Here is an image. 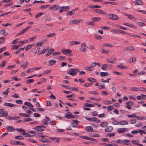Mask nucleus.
Masks as SVG:
<instances>
[{"instance_id":"nucleus-1","label":"nucleus","mask_w":146,"mask_h":146,"mask_svg":"<svg viewBox=\"0 0 146 146\" xmlns=\"http://www.w3.org/2000/svg\"><path fill=\"white\" fill-rule=\"evenodd\" d=\"M79 69L78 68L70 69L69 71L67 72V74L71 76H74L76 75V72L79 71Z\"/></svg>"},{"instance_id":"nucleus-2","label":"nucleus","mask_w":146,"mask_h":146,"mask_svg":"<svg viewBox=\"0 0 146 146\" xmlns=\"http://www.w3.org/2000/svg\"><path fill=\"white\" fill-rule=\"evenodd\" d=\"M61 51L62 53L64 54H68V56H72V54H71L72 51L71 50L63 48L61 49Z\"/></svg>"},{"instance_id":"nucleus-3","label":"nucleus","mask_w":146,"mask_h":146,"mask_svg":"<svg viewBox=\"0 0 146 146\" xmlns=\"http://www.w3.org/2000/svg\"><path fill=\"white\" fill-rule=\"evenodd\" d=\"M60 6L59 5H54L51 6L49 8V10H51L53 9V10L54 11H56L60 9Z\"/></svg>"},{"instance_id":"nucleus-4","label":"nucleus","mask_w":146,"mask_h":146,"mask_svg":"<svg viewBox=\"0 0 146 146\" xmlns=\"http://www.w3.org/2000/svg\"><path fill=\"white\" fill-rule=\"evenodd\" d=\"M86 45L85 43H81L80 47V50L82 52H84L86 51Z\"/></svg>"},{"instance_id":"nucleus-5","label":"nucleus","mask_w":146,"mask_h":146,"mask_svg":"<svg viewBox=\"0 0 146 146\" xmlns=\"http://www.w3.org/2000/svg\"><path fill=\"white\" fill-rule=\"evenodd\" d=\"M69 9V7L68 6L65 7L62 6L61 7H60L59 12L60 13H62L63 11L68 10Z\"/></svg>"},{"instance_id":"nucleus-6","label":"nucleus","mask_w":146,"mask_h":146,"mask_svg":"<svg viewBox=\"0 0 146 146\" xmlns=\"http://www.w3.org/2000/svg\"><path fill=\"white\" fill-rule=\"evenodd\" d=\"M83 21L82 19L79 20L78 19H74L72 21H70V23L71 25L79 23Z\"/></svg>"},{"instance_id":"nucleus-7","label":"nucleus","mask_w":146,"mask_h":146,"mask_svg":"<svg viewBox=\"0 0 146 146\" xmlns=\"http://www.w3.org/2000/svg\"><path fill=\"white\" fill-rule=\"evenodd\" d=\"M108 16L109 18L112 20H117L119 19L118 16L115 14H110Z\"/></svg>"},{"instance_id":"nucleus-8","label":"nucleus","mask_w":146,"mask_h":146,"mask_svg":"<svg viewBox=\"0 0 146 146\" xmlns=\"http://www.w3.org/2000/svg\"><path fill=\"white\" fill-rule=\"evenodd\" d=\"M73 122L71 124V126L73 127H77L78 125L79 121L76 120L72 121Z\"/></svg>"},{"instance_id":"nucleus-9","label":"nucleus","mask_w":146,"mask_h":146,"mask_svg":"<svg viewBox=\"0 0 146 146\" xmlns=\"http://www.w3.org/2000/svg\"><path fill=\"white\" fill-rule=\"evenodd\" d=\"M126 107L128 109H131V108L130 106H132L133 105V102H128L126 103Z\"/></svg>"},{"instance_id":"nucleus-10","label":"nucleus","mask_w":146,"mask_h":146,"mask_svg":"<svg viewBox=\"0 0 146 146\" xmlns=\"http://www.w3.org/2000/svg\"><path fill=\"white\" fill-rule=\"evenodd\" d=\"M128 130L127 128H120L117 129V132L119 133H122L125 131H128Z\"/></svg>"},{"instance_id":"nucleus-11","label":"nucleus","mask_w":146,"mask_h":146,"mask_svg":"<svg viewBox=\"0 0 146 146\" xmlns=\"http://www.w3.org/2000/svg\"><path fill=\"white\" fill-rule=\"evenodd\" d=\"M6 129L9 132H13L15 130V128L11 126H7Z\"/></svg>"},{"instance_id":"nucleus-12","label":"nucleus","mask_w":146,"mask_h":146,"mask_svg":"<svg viewBox=\"0 0 146 146\" xmlns=\"http://www.w3.org/2000/svg\"><path fill=\"white\" fill-rule=\"evenodd\" d=\"M141 95L142 96H137V98L139 100H145V97H146V95H144L143 94H141Z\"/></svg>"},{"instance_id":"nucleus-13","label":"nucleus","mask_w":146,"mask_h":146,"mask_svg":"<svg viewBox=\"0 0 146 146\" xmlns=\"http://www.w3.org/2000/svg\"><path fill=\"white\" fill-rule=\"evenodd\" d=\"M1 109L2 110H0V112H1L3 116L5 117L7 116L8 115V112L6 111H3L4 110L3 109Z\"/></svg>"},{"instance_id":"nucleus-14","label":"nucleus","mask_w":146,"mask_h":146,"mask_svg":"<svg viewBox=\"0 0 146 146\" xmlns=\"http://www.w3.org/2000/svg\"><path fill=\"white\" fill-rule=\"evenodd\" d=\"M123 25L133 29L136 28V27L135 26L133 25H131V24H129L128 23H124L123 24Z\"/></svg>"},{"instance_id":"nucleus-15","label":"nucleus","mask_w":146,"mask_h":146,"mask_svg":"<svg viewBox=\"0 0 146 146\" xmlns=\"http://www.w3.org/2000/svg\"><path fill=\"white\" fill-rule=\"evenodd\" d=\"M99 144L101 145L106 146H118V145L117 144H111L101 143H99Z\"/></svg>"},{"instance_id":"nucleus-16","label":"nucleus","mask_w":146,"mask_h":146,"mask_svg":"<svg viewBox=\"0 0 146 146\" xmlns=\"http://www.w3.org/2000/svg\"><path fill=\"white\" fill-rule=\"evenodd\" d=\"M135 5H141L143 4V3L141 0H135L134 1Z\"/></svg>"},{"instance_id":"nucleus-17","label":"nucleus","mask_w":146,"mask_h":146,"mask_svg":"<svg viewBox=\"0 0 146 146\" xmlns=\"http://www.w3.org/2000/svg\"><path fill=\"white\" fill-rule=\"evenodd\" d=\"M80 43V42H78L76 41H70L69 42V45L70 46H72L75 44H79Z\"/></svg>"},{"instance_id":"nucleus-18","label":"nucleus","mask_w":146,"mask_h":146,"mask_svg":"<svg viewBox=\"0 0 146 146\" xmlns=\"http://www.w3.org/2000/svg\"><path fill=\"white\" fill-rule=\"evenodd\" d=\"M40 141L44 143H50L51 141L47 139H45L44 137L40 139Z\"/></svg>"},{"instance_id":"nucleus-19","label":"nucleus","mask_w":146,"mask_h":146,"mask_svg":"<svg viewBox=\"0 0 146 146\" xmlns=\"http://www.w3.org/2000/svg\"><path fill=\"white\" fill-rule=\"evenodd\" d=\"M11 144H13L15 145H24L25 144L23 143H21V142L17 141L16 142H11Z\"/></svg>"},{"instance_id":"nucleus-20","label":"nucleus","mask_w":146,"mask_h":146,"mask_svg":"<svg viewBox=\"0 0 146 146\" xmlns=\"http://www.w3.org/2000/svg\"><path fill=\"white\" fill-rule=\"evenodd\" d=\"M3 105L4 106L10 107H14L15 106V105L14 104L7 103H5Z\"/></svg>"},{"instance_id":"nucleus-21","label":"nucleus","mask_w":146,"mask_h":146,"mask_svg":"<svg viewBox=\"0 0 146 146\" xmlns=\"http://www.w3.org/2000/svg\"><path fill=\"white\" fill-rule=\"evenodd\" d=\"M94 11L96 13L100 14H106L102 10L99 9H95L94 10Z\"/></svg>"},{"instance_id":"nucleus-22","label":"nucleus","mask_w":146,"mask_h":146,"mask_svg":"<svg viewBox=\"0 0 146 146\" xmlns=\"http://www.w3.org/2000/svg\"><path fill=\"white\" fill-rule=\"evenodd\" d=\"M113 129V127L111 126H109L105 129V131L107 132H111Z\"/></svg>"},{"instance_id":"nucleus-23","label":"nucleus","mask_w":146,"mask_h":146,"mask_svg":"<svg viewBox=\"0 0 146 146\" xmlns=\"http://www.w3.org/2000/svg\"><path fill=\"white\" fill-rule=\"evenodd\" d=\"M49 138L53 141H55L56 143H58L60 142L59 138L58 137H49Z\"/></svg>"},{"instance_id":"nucleus-24","label":"nucleus","mask_w":146,"mask_h":146,"mask_svg":"<svg viewBox=\"0 0 146 146\" xmlns=\"http://www.w3.org/2000/svg\"><path fill=\"white\" fill-rule=\"evenodd\" d=\"M117 67L118 68L121 69H126L127 68V67L125 66H123L122 64H121L119 65H117Z\"/></svg>"},{"instance_id":"nucleus-25","label":"nucleus","mask_w":146,"mask_h":146,"mask_svg":"<svg viewBox=\"0 0 146 146\" xmlns=\"http://www.w3.org/2000/svg\"><path fill=\"white\" fill-rule=\"evenodd\" d=\"M72 114L70 112H68L66 113L65 115V117L68 119L71 118Z\"/></svg>"},{"instance_id":"nucleus-26","label":"nucleus","mask_w":146,"mask_h":146,"mask_svg":"<svg viewBox=\"0 0 146 146\" xmlns=\"http://www.w3.org/2000/svg\"><path fill=\"white\" fill-rule=\"evenodd\" d=\"M86 130L88 132H92L93 131L92 127L90 126H87L86 127Z\"/></svg>"},{"instance_id":"nucleus-27","label":"nucleus","mask_w":146,"mask_h":146,"mask_svg":"<svg viewBox=\"0 0 146 146\" xmlns=\"http://www.w3.org/2000/svg\"><path fill=\"white\" fill-rule=\"evenodd\" d=\"M128 124V122L126 121H122L119 122V125H127Z\"/></svg>"},{"instance_id":"nucleus-28","label":"nucleus","mask_w":146,"mask_h":146,"mask_svg":"<svg viewBox=\"0 0 146 146\" xmlns=\"http://www.w3.org/2000/svg\"><path fill=\"white\" fill-rule=\"evenodd\" d=\"M123 141V143L122 144L123 145H129L130 144V140L124 139Z\"/></svg>"},{"instance_id":"nucleus-29","label":"nucleus","mask_w":146,"mask_h":146,"mask_svg":"<svg viewBox=\"0 0 146 146\" xmlns=\"http://www.w3.org/2000/svg\"><path fill=\"white\" fill-rule=\"evenodd\" d=\"M40 128V127L39 126H38L34 128L33 129L35 130L36 131H44V129H43Z\"/></svg>"},{"instance_id":"nucleus-30","label":"nucleus","mask_w":146,"mask_h":146,"mask_svg":"<svg viewBox=\"0 0 146 146\" xmlns=\"http://www.w3.org/2000/svg\"><path fill=\"white\" fill-rule=\"evenodd\" d=\"M83 138L86 139H88V140L93 141H96L97 140L96 139H94L92 138H90L88 137L87 136H84L83 137H82Z\"/></svg>"},{"instance_id":"nucleus-31","label":"nucleus","mask_w":146,"mask_h":146,"mask_svg":"<svg viewBox=\"0 0 146 146\" xmlns=\"http://www.w3.org/2000/svg\"><path fill=\"white\" fill-rule=\"evenodd\" d=\"M54 49L52 48H50L49 49L47 53L46 54V56H49L52 52L54 51Z\"/></svg>"},{"instance_id":"nucleus-32","label":"nucleus","mask_w":146,"mask_h":146,"mask_svg":"<svg viewBox=\"0 0 146 146\" xmlns=\"http://www.w3.org/2000/svg\"><path fill=\"white\" fill-rule=\"evenodd\" d=\"M48 62L50 64V66L54 65L56 62V61L54 60H50L48 61Z\"/></svg>"},{"instance_id":"nucleus-33","label":"nucleus","mask_w":146,"mask_h":146,"mask_svg":"<svg viewBox=\"0 0 146 146\" xmlns=\"http://www.w3.org/2000/svg\"><path fill=\"white\" fill-rule=\"evenodd\" d=\"M100 75L102 77H104L109 75V74L107 72H101L100 73Z\"/></svg>"},{"instance_id":"nucleus-34","label":"nucleus","mask_w":146,"mask_h":146,"mask_svg":"<svg viewBox=\"0 0 146 146\" xmlns=\"http://www.w3.org/2000/svg\"><path fill=\"white\" fill-rule=\"evenodd\" d=\"M108 125V123L106 122H102L100 124V125L102 127H106Z\"/></svg>"},{"instance_id":"nucleus-35","label":"nucleus","mask_w":146,"mask_h":146,"mask_svg":"<svg viewBox=\"0 0 146 146\" xmlns=\"http://www.w3.org/2000/svg\"><path fill=\"white\" fill-rule=\"evenodd\" d=\"M75 12V10L74 9H73L70 12H69L66 13V15H73Z\"/></svg>"},{"instance_id":"nucleus-36","label":"nucleus","mask_w":146,"mask_h":146,"mask_svg":"<svg viewBox=\"0 0 146 146\" xmlns=\"http://www.w3.org/2000/svg\"><path fill=\"white\" fill-rule=\"evenodd\" d=\"M84 106L86 107H94V105L92 104H88L86 103L84 104Z\"/></svg>"},{"instance_id":"nucleus-37","label":"nucleus","mask_w":146,"mask_h":146,"mask_svg":"<svg viewBox=\"0 0 146 146\" xmlns=\"http://www.w3.org/2000/svg\"><path fill=\"white\" fill-rule=\"evenodd\" d=\"M103 103L105 104H110L112 103L111 101L109 100H104L103 102Z\"/></svg>"},{"instance_id":"nucleus-38","label":"nucleus","mask_w":146,"mask_h":146,"mask_svg":"<svg viewBox=\"0 0 146 146\" xmlns=\"http://www.w3.org/2000/svg\"><path fill=\"white\" fill-rule=\"evenodd\" d=\"M92 121H94L96 123H98L100 122V120L97 119V118L96 117H93L92 118Z\"/></svg>"},{"instance_id":"nucleus-39","label":"nucleus","mask_w":146,"mask_h":146,"mask_svg":"<svg viewBox=\"0 0 146 146\" xmlns=\"http://www.w3.org/2000/svg\"><path fill=\"white\" fill-rule=\"evenodd\" d=\"M101 52L102 53H106L108 54L110 52L109 51H106L104 49L102 48L101 50Z\"/></svg>"},{"instance_id":"nucleus-40","label":"nucleus","mask_w":146,"mask_h":146,"mask_svg":"<svg viewBox=\"0 0 146 146\" xmlns=\"http://www.w3.org/2000/svg\"><path fill=\"white\" fill-rule=\"evenodd\" d=\"M136 60V58L135 57H133L129 59L130 62H135Z\"/></svg>"},{"instance_id":"nucleus-41","label":"nucleus","mask_w":146,"mask_h":146,"mask_svg":"<svg viewBox=\"0 0 146 146\" xmlns=\"http://www.w3.org/2000/svg\"><path fill=\"white\" fill-rule=\"evenodd\" d=\"M135 117L139 120H141L142 119L145 120L146 119V117H140L139 116H137L136 115Z\"/></svg>"},{"instance_id":"nucleus-42","label":"nucleus","mask_w":146,"mask_h":146,"mask_svg":"<svg viewBox=\"0 0 146 146\" xmlns=\"http://www.w3.org/2000/svg\"><path fill=\"white\" fill-rule=\"evenodd\" d=\"M28 62H27L23 63V64L21 65L23 68L24 69H25L26 67L27 66V65L28 64Z\"/></svg>"},{"instance_id":"nucleus-43","label":"nucleus","mask_w":146,"mask_h":146,"mask_svg":"<svg viewBox=\"0 0 146 146\" xmlns=\"http://www.w3.org/2000/svg\"><path fill=\"white\" fill-rule=\"evenodd\" d=\"M47 50V48H44L42 50V51H41V52H40L38 54V55H40L41 54H42L46 53V52Z\"/></svg>"},{"instance_id":"nucleus-44","label":"nucleus","mask_w":146,"mask_h":146,"mask_svg":"<svg viewBox=\"0 0 146 146\" xmlns=\"http://www.w3.org/2000/svg\"><path fill=\"white\" fill-rule=\"evenodd\" d=\"M130 122L132 124H134L136 122V120L135 119H131L129 120Z\"/></svg>"},{"instance_id":"nucleus-45","label":"nucleus","mask_w":146,"mask_h":146,"mask_svg":"<svg viewBox=\"0 0 146 146\" xmlns=\"http://www.w3.org/2000/svg\"><path fill=\"white\" fill-rule=\"evenodd\" d=\"M100 18H98V17H92V19L93 21L94 22H97L98 21H99L100 20Z\"/></svg>"},{"instance_id":"nucleus-46","label":"nucleus","mask_w":146,"mask_h":146,"mask_svg":"<svg viewBox=\"0 0 146 146\" xmlns=\"http://www.w3.org/2000/svg\"><path fill=\"white\" fill-rule=\"evenodd\" d=\"M88 79L91 82H95L96 81V79L92 78H88Z\"/></svg>"},{"instance_id":"nucleus-47","label":"nucleus","mask_w":146,"mask_h":146,"mask_svg":"<svg viewBox=\"0 0 146 146\" xmlns=\"http://www.w3.org/2000/svg\"><path fill=\"white\" fill-rule=\"evenodd\" d=\"M6 63V61H2V62L1 64L0 65V66L1 67L3 68L4 67Z\"/></svg>"},{"instance_id":"nucleus-48","label":"nucleus","mask_w":146,"mask_h":146,"mask_svg":"<svg viewBox=\"0 0 146 146\" xmlns=\"http://www.w3.org/2000/svg\"><path fill=\"white\" fill-rule=\"evenodd\" d=\"M130 90L132 91H137L139 90L138 88L135 87H132L131 88Z\"/></svg>"},{"instance_id":"nucleus-49","label":"nucleus","mask_w":146,"mask_h":146,"mask_svg":"<svg viewBox=\"0 0 146 146\" xmlns=\"http://www.w3.org/2000/svg\"><path fill=\"white\" fill-rule=\"evenodd\" d=\"M136 115V114L134 113L131 115H127V116L129 118L135 117Z\"/></svg>"},{"instance_id":"nucleus-50","label":"nucleus","mask_w":146,"mask_h":146,"mask_svg":"<svg viewBox=\"0 0 146 146\" xmlns=\"http://www.w3.org/2000/svg\"><path fill=\"white\" fill-rule=\"evenodd\" d=\"M85 69L88 71H92L93 69L91 66H86L85 67Z\"/></svg>"},{"instance_id":"nucleus-51","label":"nucleus","mask_w":146,"mask_h":146,"mask_svg":"<svg viewBox=\"0 0 146 146\" xmlns=\"http://www.w3.org/2000/svg\"><path fill=\"white\" fill-rule=\"evenodd\" d=\"M15 139H17L19 140H22L24 139V137L21 136H15Z\"/></svg>"},{"instance_id":"nucleus-52","label":"nucleus","mask_w":146,"mask_h":146,"mask_svg":"<svg viewBox=\"0 0 146 146\" xmlns=\"http://www.w3.org/2000/svg\"><path fill=\"white\" fill-rule=\"evenodd\" d=\"M0 33L3 35L4 36H6L7 35L5 34V29H3L0 31Z\"/></svg>"},{"instance_id":"nucleus-53","label":"nucleus","mask_w":146,"mask_h":146,"mask_svg":"<svg viewBox=\"0 0 146 146\" xmlns=\"http://www.w3.org/2000/svg\"><path fill=\"white\" fill-rule=\"evenodd\" d=\"M32 121V119L30 118H25L23 120V121L24 122Z\"/></svg>"},{"instance_id":"nucleus-54","label":"nucleus","mask_w":146,"mask_h":146,"mask_svg":"<svg viewBox=\"0 0 146 146\" xmlns=\"http://www.w3.org/2000/svg\"><path fill=\"white\" fill-rule=\"evenodd\" d=\"M127 49L128 50L131 51H133L135 50V48L132 46H128L127 48Z\"/></svg>"},{"instance_id":"nucleus-55","label":"nucleus","mask_w":146,"mask_h":146,"mask_svg":"<svg viewBox=\"0 0 146 146\" xmlns=\"http://www.w3.org/2000/svg\"><path fill=\"white\" fill-rule=\"evenodd\" d=\"M24 104L25 105H27L29 107H33V106L30 103L28 102H25Z\"/></svg>"},{"instance_id":"nucleus-56","label":"nucleus","mask_w":146,"mask_h":146,"mask_svg":"<svg viewBox=\"0 0 146 146\" xmlns=\"http://www.w3.org/2000/svg\"><path fill=\"white\" fill-rule=\"evenodd\" d=\"M19 45H14L12 46V48L13 49H15V50H17L19 48Z\"/></svg>"},{"instance_id":"nucleus-57","label":"nucleus","mask_w":146,"mask_h":146,"mask_svg":"<svg viewBox=\"0 0 146 146\" xmlns=\"http://www.w3.org/2000/svg\"><path fill=\"white\" fill-rule=\"evenodd\" d=\"M34 81V80L33 79H29L26 81L25 83L26 84H28L33 82Z\"/></svg>"},{"instance_id":"nucleus-58","label":"nucleus","mask_w":146,"mask_h":146,"mask_svg":"<svg viewBox=\"0 0 146 146\" xmlns=\"http://www.w3.org/2000/svg\"><path fill=\"white\" fill-rule=\"evenodd\" d=\"M90 7L92 8H97L101 7L98 5H90Z\"/></svg>"},{"instance_id":"nucleus-59","label":"nucleus","mask_w":146,"mask_h":146,"mask_svg":"<svg viewBox=\"0 0 146 146\" xmlns=\"http://www.w3.org/2000/svg\"><path fill=\"white\" fill-rule=\"evenodd\" d=\"M56 131L57 132L62 133L64 132V130L62 129H57L56 130Z\"/></svg>"},{"instance_id":"nucleus-60","label":"nucleus","mask_w":146,"mask_h":146,"mask_svg":"<svg viewBox=\"0 0 146 146\" xmlns=\"http://www.w3.org/2000/svg\"><path fill=\"white\" fill-rule=\"evenodd\" d=\"M42 15H43V13L42 12H40L39 13H38L36 15L35 18H37L38 17H39Z\"/></svg>"},{"instance_id":"nucleus-61","label":"nucleus","mask_w":146,"mask_h":146,"mask_svg":"<svg viewBox=\"0 0 146 146\" xmlns=\"http://www.w3.org/2000/svg\"><path fill=\"white\" fill-rule=\"evenodd\" d=\"M55 35V34L54 33H52L51 34H48L46 35V36L48 38L54 36Z\"/></svg>"},{"instance_id":"nucleus-62","label":"nucleus","mask_w":146,"mask_h":146,"mask_svg":"<svg viewBox=\"0 0 146 146\" xmlns=\"http://www.w3.org/2000/svg\"><path fill=\"white\" fill-rule=\"evenodd\" d=\"M114 108V107L112 106H108V111H110L112 110Z\"/></svg>"},{"instance_id":"nucleus-63","label":"nucleus","mask_w":146,"mask_h":146,"mask_svg":"<svg viewBox=\"0 0 146 146\" xmlns=\"http://www.w3.org/2000/svg\"><path fill=\"white\" fill-rule=\"evenodd\" d=\"M115 133H110L107 134V136L109 137H113L115 135Z\"/></svg>"},{"instance_id":"nucleus-64","label":"nucleus","mask_w":146,"mask_h":146,"mask_svg":"<svg viewBox=\"0 0 146 146\" xmlns=\"http://www.w3.org/2000/svg\"><path fill=\"white\" fill-rule=\"evenodd\" d=\"M32 45H28L27 47L25 48V50L26 51H27L30 48H31L32 46Z\"/></svg>"}]
</instances>
